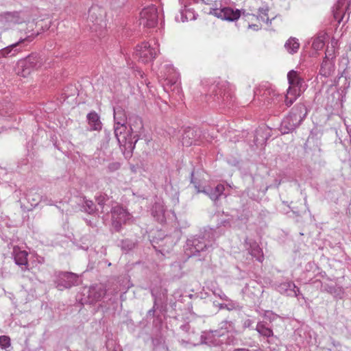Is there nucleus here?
Wrapping results in <instances>:
<instances>
[{"instance_id": "20e7f679", "label": "nucleus", "mask_w": 351, "mask_h": 351, "mask_svg": "<svg viewBox=\"0 0 351 351\" xmlns=\"http://www.w3.org/2000/svg\"><path fill=\"white\" fill-rule=\"evenodd\" d=\"M210 14L221 19L231 21L237 20L241 16V12L239 10H233L230 8H211Z\"/></svg>"}, {"instance_id": "4468645a", "label": "nucleus", "mask_w": 351, "mask_h": 351, "mask_svg": "<svg viewBox=\"0 0 351 351\" xmlns=\"http://www.w3.org/2000/svg\"><path fill=\"white\" fill-rule=\"evenodd\" d=\"M121 168V163L117 161L110 162L107 166L108 171L110 173L118 171Z\"/></svg>"}, {"instance_id": "dca6fc26", "label": "nucleus", "mask_w": 351, "mask_h": 351, "mask_svg": "<svg viewBox=\"0 0 351 351\" xmlns=\"http://www.w3.org/2000/svg\"><path fill=\"white\" fill-rule=\"evenodd\" d=\"M271 101H280L282 99V96L276 92L272 91L271 94Z\"/></svg>"}, {"instance_id": "f3484780", "label": "nucleus", "mask_w": 351, "mask_h": 351, "mask_svg": "<svg viewBox=\"0 0 351 351\" xmlns=\"http://www.w3.org/2000/svg\"><path fill=\"white\" fill-rule=\"evenodd\" d=\"M334 53V50L332 49H329L328 48L326 49V58L328 57V56H330L333 54Z\"/></svg>"}, {"instance_id": "ddd939ff", "label": "nucleus", "mask_w": 351, "mask_h": 351, "mask_svg": "<svg viewBox=\"0 0 351 351\" xmlns=\"http://www.w3.org/2000/svg\"><path fill=\"white\" fill-rule=\"evenodd\" d=\"M19 45V43L12 44L4 49L0 50V58L6 57L12 50L13 48Z\"/></svg>"}, {"instance_id": "1a4fd4ad", "label": "nucleus", "mask_w": 351, "mask_h": 351, "mask_svg": "<svg viewBox=\"0 0 351 351\" xmlns=\"http://www.w3.org/2000/svg\"><path fill=\"white\" fill-rule=\"evenodd\" d=\"M14 260L15 263L19 265H27L28 261H27V256L28 253L23 250H18L16 251L14 248Z\"/></svg>"}, {"instance_id": "f257e3e1", "label": "nucleus", "mask_w": 351, "mask_h": 351, "mask_svg": "<svg viewBox=\"0 0 351 351\" xmlns=\"http://www.w3.org/2000/svg\"><path fill=\"white\" fill-rule=\"evenodd\" d=\"M139 21L145 27H154L158 23L157 8L152 5L143 9L140 13Z\"/></svg>"}, {"instance_id": "412c9836", "label": "nucleus", "mask_w": 351, "mask_h": 351, "mask_svg": "<svg viewBox=\"0 0 351 351\" xmlns=\"http://www.w3.org/2000/svg\"><path fill=\"white\" fill-rule=\"evenodd\" d=\"M24 40H26V38H24V40H20L18 43L19 44V43H23Z\"/></svg>"}, {"instance_id": "6ab92c4d", "label": "nucleus", "mask_w": 351, "mask_h": 351, "mask_svg": "<svg viewBox=\"0 0 351 351\" xmlns=\"http://www.w3.org/2000/svg\"><path fill=\"white\" fill-rule=\"evenodd\" d=\"M216 190H217L219 193L222 192V191L223 190V186H222V185H217V186H216Z\"/></svg>"}, {"instance_id": "39448f33", "label": "nucleus", "mask_w": 351, "mask_h": 351, "mask_svg": "<svg viewBox=\"0 0 351 351\" xmlns=\"http://www.w3.org/2000/svg\"><path fill=\"white\" fill-rule=\"evenodd\" d=\"M36 56H29L26 59L21 60L19 64L22 67V71L19 74L23 77L28 75L31 71L36 67Z\"/></svg>"}, {"instance_id": "7ed1b4c3", "label": "nucleus", "mask_w": 351, "mask_h": 351, "mask_svg": "<svg viewBox=\"0 0 351 351\" xmlns=\"http://www.w3.org/2000/svg\"><path fill=\"white\" fill-rule=\"evenodd\" d=\"M113 225L119 230L122 223H126L131 218L130 213L121 206H114L112 210Z\"/></svg>"}, {"instance_id": "9b49d317", "label": "nucleus", "mask_w": 351, "mask_h": 351, "mask_svg": "<svg viewBox=\"0 0 351 351\" xmlns=\"http://www.w3.org/2000/svg\"><path fill=\"white\" fill-rule=\"evenodd\" d=\"M285 48L291 53H294L298 51L300 47V43L298 40L295 38H290L285 43Z\"/></svg>"}, {"instance_id": "6e6552de", "label": "nucleus", "mask_w": 351, "mask_h": 351, "mask_svg": "<svg viewBox=\"0 0 351 351\" xmlns=\"http://www.w3.org/2000/svg\"><path fill=\"white\" fill-rule=\"evenodd\" d=\"M327 36H328L326 32H319L313 39L312 48L315 51H319L322 49L325 45V40L327 38Z\"/></svg>"}, {"instance_id": "9d476101", "label": "nucleus", "mask_w": 351, "mask_h": 351, "mask_svg": "<svg viewBox=\"0 0 351 351\" xmlns=\"http://www.w3.org/2000/svg\"><path fill=\"white\" fill-rule=\"evenodd\" d=\"M88 123L93 127L95 130H99L101 128V122L98 114L95 112H90L87 116Z\"/></svg>"}, {"instance_id": "aec40b11", "label": "nucleus", "mask_w": 351, "mask_h": 351, "mask_svg": "<svg viewBox=\"0 0 351 351\" xmlns=\"http://www.w3.org/2000/svg\"><path fill=\"white\" fill-rule=\"evenodd\" d=\"M117 115H118V113H115V114H114V119H115V120H117V119H118Z\"/></svg>"}, {"instance_id": "2eb2a0df", "label": "nucleus", "mask_w": 351, "mask_h": 351, "mask_svg": "<svg viewBox=\"0 0 351 351\" xmlns=\"http://www.w3.org/2000/svg\"><path fill=\"white\" fill-rule=\"evenodd\" d=\"M0 346L3 349L10 346V339L8 336L2 335L0 337Z\"/></svg>"}, {"instance_id": "a211bd4d", "label": "nucleus", "mask_w": 351, "mask_h": 351, "mask_svg": "<svg viewBox=\"0 0 351 351\" xmlns=\"http://www.w3.org/2000/svg\"><path fill=\"white\" fill-rule=\"evenodd\" d=\"M263 335L265 336L269 337L270 335H272V330H271L270 329H266Z\"/></svg>"}, {"instance_id": "423d86ee", "label": "nucleus", "mask_w": 351, "mask_h": 351, "mask_svg": "<svg viewBox=\"0 0 351 351\" xmlns=\"http://www.w3.org/2000/svg\"><path fill=\"white\" fill-rule=\"evenodd\" d=\"M303 90L302 88L289 86L284 98L285 105L287 107L291 106L301 95Z\"/></svg>"}, {"instance_id": "f03ea898", "label": "nucleus", "mask_w": 351, "mask_h": 351, "mask_svg": "<svg viewBox=\"0 0 351 351\" xmlns=\"http://www.w3.org/2000/svg\"><path fill=\"white\" fill-rule=\"evenodd\" d=\"M159 52L158 47H152L148 43H142L136 49V56L143 62H149L153 60Z\"/></svg>"}, {"instance_id": "f8f14e48", "label": "nucleus", "mask_w": 351, "mask_h": 351, "mask_svg": "<svg viewBox=\"0 0 351 351\" xmlns=\"http://www.w3.org/2000/svg\"><path fill=\"white\" fill-rule=\"evenodd\" d=\"M126 130L125 120V119L121 121H117L114 126V134L117 137L119 141H120V137L123 132Z\"/></svg>"}, {"instance_id": "0eeeda50", "label": "nucleus", "mask_w": 351, "mask_h": 351, "mask_svg": "<svg viewBox=\"0 0 351 351\" xmlns=\"http://www.w3.org/2000/svg\"><path fill=\"white\" fill-rule=\"evenodd\" d=\"M289 86L303 88L304 80L298 71H290L287 74Z\"/></svg>"}]
</instances>
